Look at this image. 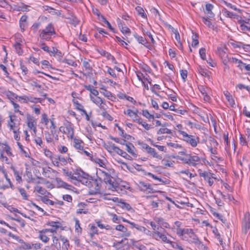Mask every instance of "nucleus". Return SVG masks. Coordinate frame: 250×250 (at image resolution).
<instances>
[{
	"instance_id": "423d86ee",
	"label": "nucleus",
	"mask_w": 250,
	"mask_h": 250,
	"mask_svg": "<svg viewBox=\"0 0 250 250\" xmlns=\"http://www.w3.org/2000/svg\"><path fill=\"white\" fill-rule=\"evenodd\" d=\"M242 232L246 234L250 228V214L247 212L245 214L242 221Z\"/></svg>"
},
{
	"instance_id": "052dcab7",
	"label": "nucleus",
	"mask_w": 250,
	"mask_h": 250,
	"mask_svg": "<svg viewBox=\"0 0 250 250\" xmlns=\"http://www.w3.org/2000/svg\"><path fill=\"white\" fill-rule=\"evenodd\" d=\"M102 91L101 93H102L105 97L110 99V97L112 96V93L104 88H101Z\"/></svg>"
},
{
	"instance_id": "c85d7f7f",
	"label": "nucleus",
	"mask_w": 250,
	"mask_h": 250,
	"mask_svg": "<svg viewBox=\"0 0 250 250\" xmlns=\"http://www.w3.org/2000/svg\"><path fill=\"white\" fill-rule=\"evenodd\" d=\"M85 204L83 203H79L78 205V207L80 208L79 209L77 210V214H87L88 213V209H83L81 208H84L85 206Z\"/></svg>"
},
{
	"instance_id": "7ed1b4c3",
	"label": "nucleus",
	"mask_w": 250,
	"mask_h": 250,
	"mask_svg": "<svg viewBox=\"0 0 250 250\" xmlns=\"http://www.w3.org/2000/svg\"><path fill=\"white\" fill-rule=\"evenodd\" d=\"M166 233V231L165 230H164L163 231L160 230L153 231L152 238L157 241H161L165 243L169 244L170 240L167 237Z\"/></svg>"
},
{
	"instance_id": "9d476101",
	"label": "nucleus",
	"mask_w": 250,
	"mask_h": 250,
	"mask_svg": "<svg viewBox=\"0 0 250 250\" xmlns=\"http://www.w3.org/2000/svg\"><path fill=\"white\" fill-rule=\"evenodd\" d=\"M116 230L122 232L121 236L128 237L131 235V232L128 229L122 224L117 225L115 227Z\"/></svg>"
},
{
	"instance_id": "b1692460",
	"label": "nucleus",
	"mask_w": 250,
	"mask_h": 250,
	"mask_svg": "<svg viewBox=\"0 0 250 250\" xmlns=\"http://www.w3.org/2000/svg\"><path fill=\"white\" fill-rule=\"evenodd\" d=\"M224 15L228 18H231V19H236L238 20L239 18H241L238 15L233 13V12H230L228 11L227 9H224L223 10Z\"/></svg>"
},
{
	"instance_id": "f704fd0d",
	"label": "nucleus",
	"mask_w": 250,
	"mask_h": 250,
	"mask_svg": "<svg viewBox=\"0 0 250 250\" xmlns=\"http://www.w3.org/2000/svg\"><path fill=\"white\" fill-rule=\"evenodd\" d=\"M53 34L45 32L44 31H42L40 34V37L42 40L48 41L51 39L52 35Z\"/></svg>"
},
{
	"instance_id": "79ce46f5",
	"label": "nucleus",
	"mask_w": 250,
	"mask_h": 250,
	"mask_svg": "<svg viewBox=\"0 0 250 250\" xmlns=\"http://www.w3.org/2000/svg\"><path fill=\"white\" fill-rule=\"evenodd\" d=\"M176 158L178 160L183 161L184 163L189 165V154H185L184 157L178 156Z\"/></svg>"
},
{
	"instance_id": "864d4df0",
	"label": "nucleus",
	"mask_w": 250,
	"mask_h": 250,
	"mask_svg": "<svg viewBox=\"0 0 250 250\" xmlns=\"http://www.w3.org/2000/svg\"><path fill=\"white\" fill-rule=\"evenodd\" d=\"M7 97H8V98L10 100V101L12 102V101H13V100L15 99H17L18 98V96L14 93L13 92H12L11 91H7L6 92V94Z\"/></svg>"
},
{
	"instance_id": "7c9ffc66",
	"label": "nucleus",
	"mask_w": 250,
	"mask_h": 250,
	"mask_svg": "<svg viewBox=\"0 0 250 250\" xmlns=\"http://www.w3.org/2000/svg\"><path fill=\"white\" fill-rule=\"evenodd\" d=\"M35 189V190L37 191L38 193L42 195H44L45 196H47L50 194V193L48 192L45 188L40 186H36Z\"/></svg>"
},
{
	"instance_id": "f257e3e1",
	"label": "nucleus",
	"mask_w": 250,
	"mask_h": 250,
	"mask_svg": "<svg viewBox=\"0 0 250 250\" xmlns=\"http://www.w3.org/2000/svg\"><path fill=\"white\" fill-rule=\"evenodd\" d=\"M92 161H94L96 163L98 164L100 167L104 168V169H99L97 172L98 177L101 180L104 181L106 184V188L108 189L114 191L117 190L118 188V183L115 179L111 176L114 173L113 169H107L104 168V163L101 159L99 158L93 159Z\"/></svg>"
},
{
	"instance_id": "37998d69",
	"label": "nucleus",
	"mask_w": 250,
	"mask_h": 250,
	"mask_svg": "<svg viewBox=\"0 0 250 250\" xmlns=\"http://www.w3.org/2000/svg\"><path fill=\"white\" fill-rule=\"evenodd\" d=\"M138 230H139L140 231L143 232L147 236H149L152 237V233H153V231H150L149 230L146 229V228L140 226V227L138 228Z\"/></svg>"
},
{
	"instance_id": "9b49d317",
	"label": "nucleus",
	"mask_w": 250,
	"mask_h": 250,
	"mask_svg": "<svg viewBox=\"0 0 250 250\" xmlns=\"http://www.w3.org/2000/svg\"><path fill=\"white\" fill-rule=\"evenodd\" d=\"M27 124L28 127L33 130L34 133L36 134L37 132L36 122L33 117L30 116L27 117Z\"/></svg>"
},
{
	"instance_id": "3c124183",
	"label": "nucleus",
	"mask_w": 250,
	"mask_h": 250,
	"mask_svg": "<svg viewBox=\"0 0 250 250\" xmlns=\"http://www.w3.org/2000/svg\"><path fill=\"white\" fill-rule=\"evenodd\" d=\"M147 175L149 176H150V177H151L154 179L157 180L159 181L160 182H162L163 183H164V184H166L168 183V180L166 179V180H163L162 179L159 178V177H158L157 176L154 175V174H153L151 173L148 172V173H147Z\"/></svg>"
},
{
	"instance_id": "58836bf2",
	"label": "nucleus",
	"mask_w": 250,
	"mask_h": 250,
	"mask_svg": "<svg viewBox=\"0 0 250 250\" xmlns=\"http://www.w3.org/2000/svg\"><path fill=\"white\" fill-rule=\"evenodd\" d=\"M29 102L37 103L38 102H41L40 98H37L31 96H26V103Z\"/></svg>"
},
{
	"instance_id": "cd10ccee",
	"label": "nucleus",
	"mask_w": 250,
	"mask_h": 250,
	"mask_svg": "<svg viewBox=\"0 0 250 250\" xmlns=\"http://www.w3.org/2000/svg\"><path fill=\"white\" fill-rule=\"evenodd\" d=\"M115 146V144L111 142H108L106 144L104 143L103 145L104 148L110 153L113 151Z\"/></svg>"
},
{
	"instance_id": "f03ea898",
	"label": "nucleus",
	"mask_w": 250,
	"mask_h": 250,
	"mask_svg": "<svg viewBox=\"0 0 250 250\" xmlns=\"http://www.w3.org/2000/svg\"><path fill=\"white\" fill-rule=\"evenodd\" d=\"M178 132L183 136V140L184 141L190 144L193 147H195L197 146L199 141V138L198 137L188 135L187 132L182 130H178Z\"/></svg>"
},
{
	"instance_id": "72a5a7b5",
	"label": "nucleus",
	"mask_w": 250,
	"mask_h": 250,
	"mask_svg": "<svg viewBox=\"0 0 250 250\" xmlns=\"http://www.w3.org/2000/svg\"><path fill=\"white\" fill-rule=\"evenodd\" d=\"M199 175L200 177H203L205 180H207L210 176H212V175H214L208 171H202L201 169L198 170Z\"/></svg>"
},
{
	"instance_id": "69168bd1",
	"label": "nucleus",
	"mask_w": 250,
	"mask_h": 250,
	"mask_svg": "<svg viewBox=\"0 0 250 250\" xmlns=\"http://www.w3.org/2000/svg\"><path fill=\"white\" fill-rule=\"evenodd\" d=\"M73 102L74 103V104H75V106H76V108L80 111H83V110H84V109H83V106L81 104H80L78 101L75 100H73Z\"/></svg>"
},
{
	"instance_id": "ea45409f",
	"label": "nucleus",
	"mask_w": 250,
	"mask_h": 250,
	"mask_svg": "<svg viewBox=\"0 0 250 250\" xmlns=\"http://www.w3.org/2000/svg\"><path fill=\"white\" fill-rule=\"evenodd\" d=\"M42 31H44L45 32L55 34L54 28L52 23H49L45 27L44 29Z\"/></svg>"
},
{
	"instance_id": "13d9d810",
	"label": "nucleus",
	"mask_w": 250,
	"mask_h": 250,
	"mask_svg": "<svg viewBox=\"0 0 250 250\" xmlns=\"http://www.w3.org/2000/svg\"><path fill=\"white\" fill-rule=\"evenodd\" d=\"M17 145L19 147V148L21 150V152L22 153V154L25 157H29V156L28 155V153L27 151L25 150L23 148L22 145L20 143L17 142Z\"/></svg>"
},
{
	"instance_id": "a19ab883",
	"label": "nucleus",
	"mask_w": 250,
	"mask_h": 250,
	"mask_svg": "<svg viewBox=\"0 0 250 250\" xmlns=\"http://www.w3.org/2000/svg\"><path fill=\"white\" fill-rule=\"evenodd\" d=\"M174 34H175V38L178 42V44L176 45L179 47V49H182L183 45H182V42L180 40V34L177 30H176L174 32Z\"/></svg>"
},
{
	"instance_id": "a878e982",
	"label": "nucleus",
	"mask_w": 250,
	"mask_h": 250,
	"mask_svg": "<svg viewBox=\"0 0 250 250\" xmlns=\"http://www.w3.org/2000/svg\"><path fill=\"white\" fill-rule=\"evenodd\" d=\"M214 6L211 3H207L206 4V11L209 18H213L214 16L212 10Z\"/></svg>"
},
{
	"instance_id": "8fccbe9b",
	"label": "nucleus",
	"mask_w": 250,
	"mask_h": 250,
	"mask_svg": "<svg viewBox=\"0 0 250 250\" xmlns=\"http://www.w3.org/2000/svg\"><path fill=\"white\" fill-rule=\"evenodd\" d=\"M240 144L242 146H249V143L248 142V140H247L245 136L243 135L242 134H240Z\"/></svg>"
},
{
	"instance_id": "1a4fd4ad",
	"label": "nucleus",
	"mask_w": 250,
	"mask_h": 250,
	"mask_svg": "<svg viewBox=\"0 0 250 250\" xmlns=\"http://www.w3.org/2000/svg\"><path fill=\"white\" fill-rule=\"evenodd\" d=\"M138 112V110L137 109L135 110L128 109L126 110H125L124 113L131 118L133 121L137 123L138 121L140 119L137 114Z\"/></svg>"
},
{
	"instance_id": "bf43d9fd",
	"label": "nucleus",
	"mask_w": 250,
	"mask_h": 250,
	"mask_svg": "<svg viewBox=\"0 0 250 250\" xmlns=\"http://www.w3.org/2000/svg\"><path fill=\"white\" fill-rule=\"evenodd\" d=\"M109 138L110 139L114 141L115 142L120 144L122 145L126 144V141L125 140H121L119 138L110 136Z\"/></svg>"
},
{
	"instance_id": "f8f14e48",
	"label": "nucleus",
	"mask_w": 250,
	"mask_h": 250,
	"mask_svg": "<svg viewBox=\"0 0 250 250\" xmlns=\"http://www.w3.org/2000/svg\"><path fill=\"white\" fill-rule=\"evenodd\" d=\"M238 23L240 24V30L244 33L247 31L250 32V23L241 19L238 20Z\"/></svg>"
},
{
	"instance_id": "a18cd8bd",
	"label": "nucleus",
	"mask_w": 250,
	"mask_h": 250,
	"mask_svg": "<svg viewBox=\"0 0 250 250\" xmlns=\"http://www.w3.org/2000/svg\"><path fill=\"white\" fill-rule=\"evenodd\" d=\"M136 11L137 14L141 16L143 18H146V15L145 14L144 10L140 6H137L136 7Z\"/></svg>"
},
{
	"instance_id": "603ef678",
	"label": "nucleus",
	"mask_w": 250,
	"mask_h": 250,
	"mask_svg": "<svg viewBox=\"0 0 250 250\" xmlns=\"http://www.w3.org/2000/svg\"><path fill=\"white\" fill-rule=\"evenodd\" d=\"M45 139L48 143H50L53 142V137H51V134L48 131L44 132Z\"/></svg>"
},
{
	"instance_id": "49530a36",
	"label": "nucleus",
	"mask_w": 250,
	"mask_h": 250,
	"mask_svg": "<svg viewBox=\"0 0 250 250\" xmlns=\"http://www.w3.org/2000/svg\"><path fill=\"white\" fill-rule=\"evenodd\" d=\"M119 27L121 29V32L123 34H130V29L127 27L126 26H123V24L122 23H119Z\"/></svg>"
},
{
	"instance_id": "393cba45",
	"label": "nucleus",
	"mask_w": 250,
	"mask_h": 250,
	"mask_svg": "<svg viewBox=\"0 0 250 250\" xmlns=\"http://www.w3.org/2000/svg\"><path fill=\"white\" fill-rule=\"evenodd\" d=\"M10 168L13 170L14 172V175L15 177L16 180L19 183L22 181V179L21 177V173H20L19 171H18L16 168L12 165L11 166Z\"/></svg>"
},
{
	"instance_id": "c9c22d12",
	"label": "nucleus",
	"mask_w": 250,
	"mask_h": 250,
	"mask_svg": "<svg viewBox=\"0 0 250 250\" xmlns=\"http://www.w3.org/2000/svg\"><path fill=\"white\" fill-rule=\"evenodd\" d=\"M147 152L150 155H152L153 157L159 159H162V156L159 155L156 151L155 149L153 148L150 147L149 149H148L147 151Z\"/></svg>"
},
{
	"instance_id": "4d7b16f0",
	"label": "nucleus",
	"mask_w": 250,
	"mask_h": 250,
	"mask_svg": "<svg viewBox=\"0 0 250 250\" xmlns=\"http://www.w3.org/2000/svg\"><path fill=\"white\" fill-rule=\"evenodd\" d=\"M18 190L24 200H28L27 194L24 188H19Z\"/></svg>"
},
{
	"instance_id": "e433bc0d",
	"label": "nucleus",
	"mask_w": 250,
	"mask_h": 250,
	"mask_svg": "<svg viewBox=\"0 0 250 250\" xmlns=\"http://www.w3.org/2000/svg\"><path fill=\"white\" fill-rule=\"evenodd\" d=\"M208 89H206L205 88H204L203 86H202L200 88V90L201 93L204 96V100L207 102L209 101L210 99V97L208 94Z\"/></svg>"
},
{
	"instance_id": "680f3d73",
	"label": "nucleus",
	"mask_w": 250,
	"mask_h": 250,
	"mask_svg": "<svg viewBox=\"0 0 250 250\" xmlns=\"http://www.w3.org/2000/svg\"><path fill=\"white\" fill-rule=\"evenodd\" d=\"M41 201L43 202L44 203L50 205H54V202L49 199L46 198V197H41Z\"/></svg>"
},
{
	"instance_id": "f3484780",
	"label": "nucleus",
	"mask_w": 250,
	"mask_h": 250,
	"mask_svg": "<svg viewBox=\"0 0 250 250\" xmlns=\"http://www.w3.org/2000/svg\"><path fill=\"white\" fill-rule=\"evenodd\" d=\"M224 94L229 103L230 106L231 107H234L235 106V103L232 96L228 91H224Z\"/></svg>"
},
{
	"instance_id": "c03bdc74",
	"label": "nucleus",
	"mask_w": 250,
	"mask_h": 250,
	"mask_svg": "<svg viewBox=\"0 0 250 250\" xmlns=\"http://www.w3.org/2000/svg\"><path fill=\"white\" fill-rule=\"evenodd\" d=\"M91 101L96 105L100 104L101 102H103L104 99H102L100 97H93L91 95H90Z\"/></svg>"
},
{
	"instance_id": "338daca9",
	"label": "nucleus",
	"mask_w": 250,
	"mask_h": 250,
	"mask_svg": "<svg viewBox=\"0 0 250 250\" xmlns=\"http://www.w3.org/2000/svg\"><path fill=\"white\" fill-rule=\"evenodd\" d=\"M192 42L191 45L193 47L196 46L199 44V41L197 39V36L196 35H193L192 36Z\"/></svg>"
},
{
	"instance_id": "774afa93",
	"label": "nucleus",
	"mask_w": 250,
	"mask_h": 250,
	"mask_svg": "<svg viewBox=\"0 0 250 250\" xmlns=\"http://www.w3.org/2000/svg\"><path fill=\"white\" fill-rule=\"evenodd\" d=\"M83 63V66L85 68L86 70L88 71H91L92 70V67L90 66V64L88 62L84 61Z\"/></svg>"
},
{
	"instance_id": "20e7f679",
	"label": "nucleus",
	"mask_w": 250,
	"mask_h": 250,
	"mask_svg": "<svg viewBox=\"0 0 250 250\" xmlns=\"http://www.w3.org/2000/svg\"><path fill=\"white\" fill-rule=\"evenodd\" d=\"M9 120L7 122V126L10 130H16V129H20V120L16 115H9Z\"/></svg>"
},
{
	"instance_id": "0e129e2a",
	"label": "nucleus",
	"mask_w": 250,
	"mask_h": 250,
	"mask_svg": "<svg viewBox=\"0 0 250 250\" xmlns=\"http://www.w3.org/2000/svg\"><path fill=\"white\" fill-rule=\"evenodd\" d=\"M162 163L165 168L167 167H173V163L168 160L163 159L162 160Z\"/></svg>"
},
{
	"instance_id": "a211bd4d",
	"label": "nucleus",
	"mask_w": 250,
	"mask_h": 250,
	"mask_svg": "<svg viewBox=\"0 0 250 250\" xmlns=\"http://www.w3.org/2000/svg\"><path fill=\"white\" fill-rule=\"evenodd\" d=\"M83 175H84L83 171L77 170L74 173H72V176H71L70 180L71 181L73 180H76L79 182L81 177H82Z\"/></svg>"
},
{
	"instance_id": "5701e85b",
	"label": "nucleus",
	"mask_w": 250,
	"mask_h": 250,
	"mask_svg": "<svg viewBox=\"0 0 250 250\" xmlns=\"http://www.w3.org/2000/svg\"><path fill=\"white\" fill-rule=\"evenodd\" d=\"M91 185L92 186L89 188L91 192L96 193L100 191V186H99L97 181L92 180Z\"/></svg>"
},
{
	"instance_id": "2eb2a0df",
	"label": "nucleus",
	"mask_w": 250,
	"mask_h": 250,
	"mask_svg": "<svg viewBox=\"0 0 250 250\" xmlns=\"http://www.w3.org/2000/svg\"><path fill=\"white\" fill-rule=\"evenodd\" d=\"M154 220L155 221V223L159 224L161 228L164 227L165 228H169V225L168 223L165 221V220L160 217H155L154 218Z\"/></svg>"
},
{
	"instance_id": "0eeeda50",
	"label": "nucleus",
	"mask_w": 250,
	"mask_h": 250,
	"mask_svg": "<svg viewBox=\"0 0 250 250\" xmlns=\"http://www.w3.org/2000/svg\"><path fill=\"white\" fill-rule=\"evenodd\" d=\"M138 186L139 189L143 191H147L149 193L152 192L154 193L155 191H154L153 188H152L151 185L150 184L146 183L145 182L140 181L138 184Z\"/></svg>"
},
{
	"instance_id": "6e6552de",
	"label": "nucleus",
	"mask_w": 250,
	"mask_h": 250,
	"mask_svg": "<svg viewBox=\"0 0 250 250\" xmlns=\"http://www.w3.org/2000/svg\"><path fill=\"white\" fill-rule=\"evenodd\" d=\"M47 231L48 230L45 229L39 231V238L45 243L49 242L50 240L49 236L52 235V234L49 235Z\"/></svg>"
},
{
	"instance_id": "de8ad7c7",
	"label": "nucleus",
	"mask_w": 250,
	"mask_h": 250,
	"mask_svg": "<svg viewBox=\"0 0 250 250\" xmlns=\"http://www.w3.org/2000/svg\"><path fill=\"white\" fill-rule=\"evenodd\" d=\"M52 137L54 138L55 140L58 141L59 140V131L56 128H50V133Z\"/></svg>"
},
{
	"instance_id": "4be33fe9",
	"label": "nucleus",
	"mask_w": 250,
	"mask_h": 250,
	"mask_svg": "<svg viewBox=\"0 0 250 250\" xmlns=\"http://www.w3.org/2000/svg\"><path fill=\"white\" fill-rule=\"evenodd\" d=\"M182 225V223L181 222L177 221L174 222V226L173 227V229H176V234L179 236H182V231L183 229L181 228Z\"/></svg>"
},
{
	"instance_id": "6ab92c4d",
	"label": "nucleus",
	"mask_w": 250,
	"mask_h": 250,
	"mask_svg": "<svg viewBox=\"0 0 250 250\" xmlns=\"http://www.w3.org/2000/svg\"><path fill=\"white\" fill-rule=\"evenodd\" d=\"M15 9L18 11H23V12H27L29 11V8L30 7V6L27 5L22 2L20 3V4L15 6Z\"/></svg>"
},
{
	"instance_id": "c756f323",
	"label": "nucleus",
	"mask_w": 250,
	"mask_h": 250,
	"mask_svg": "<svg viewBox=\"0 0 250 250\" xmlns=\"http://www.w3.org/2000/svg\"><path fill=\"white\" fill-rule=\"evenodd\" d=\"M19 243L21 244V247L24 250H32V243H27L22 239L19 240Z\"/></svg>"
},
{
	"instance_id": "09e8293b",
	"label": "nucleus",
	"mask_w": 250,
	"mask_h": 250,
	"mask_svg": "<svg viewBox=\"0 0 250 250\" xmlns=\"http://www.w3.org/2000/svg\"><path fill=\"white\" fill-rule=\"evenodd\" d=\"M172 134V132L170 129L167 128H161L157 132V134Z\"/></svg>"
},
{
	"instance_id": "4c0bfd02",
	"label": "nucleus",
	"mask_w": 250,
	"mask_h": 250,
	"mask_svg": "<svg viewBox=\"0 0 250 250\" xmlns=\"http://www.w3.org/2000/svg\"><path fill=\"white\" fill-rule=\"evenodd\" d=\"M60 239L63 243L62 246V249L64 250H68V248L69 247V243L68 240L64 237L62 236L60 237Z\"/></svg>"
},
{
	"instance_id": "aec40b11",
	"label": "nucleus",
	"mask_w": 250,
	"mask_h": 250,
	"mask_svg": "<svg viewBox=\"0 0 250 250\" xmlns=\"http://www.w3.org/2000/svg\"><path fill=\"white\" fill-rule=\"evenodd\" d=\"M200 158L197 155H191L189 154V165L196 167L197 163L200 162Z\"/></svg>"
},
{
	"instance_id": "bb28decb",
	"label": "nucleus",
	"mask_w": 250,
	"mask_h": 250,
	"mask_svg": "<svg viewBox=\"0 0 250 250\" xmlns=\"http://www.w3.org/2000/svg\"><path fill=\"white\" fill-rule=\"evenodd\" d=\"M134 37L140 43L143 44L147 48H149L148 46L146 44L147 43V42L145 38L143 37L139 36L137 34H135L134 35Z\"/></svg>"
},
{
	"instance_id": "473e14b6",
	"label": "nucleus",
	"mask_w": 250,
	"mask_h": 250,
	"mask_svg": "<svg viewBox=\"0 0 250 250\" xmlns=\"http://www.w3.org/2000/svg\"><path fill=\"white\" fill-rule=\"evenodd\" d=\"M20 41H21V39L17 38L16 40V43L14 44V47H15V50L16 51V52L18 54H19V55H21L23 52L21 48V45L20 43Z\"/></svg>"
},
{
	"instance_id": "39448f33",
	"label": "nucleus",
	"mask_w": 250,
	"mask_h": 250,
	"mask_svg": "<svg viewBox=\"0 0 250 250\" xmlns=\"http://www.w3.org/2000/svg\"><path fill=\"white\" fill-rule=\"evenodd\" d=\"M60 131L67 135L68 138L73 139L74 129L71 123L68 122L65 125V126H61Z\"/></svg>"
},
{
	"instance_id": "ddd939ff",
	"label": "nucleus",
	"mask_w": 250,
	"mask_h": 250,
	"mask_svg": "<svg viewBox=\"0 0 250 250\" xmlns=\"http://www.w3.org/2000/svg\"><path fill=\"white\" fill-rule=\"evenodd\" d=\"M84 143L80 139L77 138H73V146L74 147L78 150H84Z\"/></svg>"
},
{
	"instance_id": "412c9836",
	"label": "nucleus",
	"mask_w": 250,
	"mask_h": 250,
	"mask_svg": "<svg viewBox=\"0 0 250 250\" xmlns=\"http://www.w3.org/2000/svg\"><path fill=\"white\" fill-rule=\"evenodd\" d=\"M126 146V150L132 155L134 156H136L137 154L134 151L135 147L133 146V144L131 143L126 142V144L124 145Z\"/></svg>"
},
{
	"instance_id": "4468645a",
	"label": "nucleus",
	"mask_w": 250,
	"mask_h": 250,
	"mask_svg": "<svg viewBox=\"0 0 250 250\" xmlns=\"http://www.w3.org/2000/svg\"><path fill=\"white\" fill-rule=\"evenodd\" d=\"M136 74L139 80L141 81L143 83H144V81H147L148 83H151V79L146 73L144 74L141 72H138Z\"/></svg>"
},
{
	"instance_id": "e2e57ef3",
	"label": "nucleus",
	"mask_w": 250,
	"mask_h": 250,
	"mask_svg": "<svg viewBox=\"0 0 250 250\" xmlns=\"http://www.w3.org/2000/svg\"><path fill=\"white\" fill-rule=\"evenodd\" d=\"M101 115L103 116V117L104 118H105L109 121L113 120V118L107 112L106 110H105L104 111H102Z\"/></svg>"
},
{
	"instance_id": "2f4dec72",
	"label": "nucleus",
	"mask_w": 250,
	"mask_h": 250,
	"mask_svg": "<svg viewBox=\"0 0 250 250\" xmlns=\"http://www.w3.org/2000/svg\"><path fill=\"white\" fill-rule=\"evenodd\" d=\"M189 237L190 238V241L191 243H194L196 245H199L201 243L199 238L194 232L191 233V234L189 235Z\"/></svg>"
},
{
	"instance_id": "dca6fc26",
	"label": "nucleus",
	"mask_w": 250,
	"mask_h": 250,
	"mask_svg": "<svg viewBox=\"0 0 250 250\" xmlns=\"http://www.w3.org/2000/svg\"><path fill=\"white\" fill-rule=\"evenodd\" d=\"M92 179H89L87 177V175L84 173V175L81 177L79 182H81L82 184L85 185L88 188L92 186L91 185Z\"/></svg>"
},
{
	"instance_id": "5fc2aeb1",
	"label": "nucleus",
	"mask_w": 250,
	"mask_h": 250,
	"mask_svg": "<svg viewBox=\"0 0 250 250\" xmlns=\"http://www.w3.org/2000/svg\"><path fill=\"white\" fill-rule=\"evenodd\" d=\"M97 105L99 107V108L102 111L106 110L107 108H108V106L106 104V101L105 100H104L103 102H101L100 104H99Z\"/></svg>"
},
{
	"instance_id": "6e6d98bb",
	"label": "nucleus",
	"mask_w": 250,
	"mask_h": 250,
	"mask_svg": "<svg viewBox=\"0 0 250 250\" xmlns=\"http://www.w3.org/2000/svg\"><path fill=\"white\" fill-rule=\"evenodd\" d=\"M137 123L139 124H141L147 130L152 128L151 125L147 124L145 122H143L141 119L138 121Z\"/></svg>"
}]
</instances>
